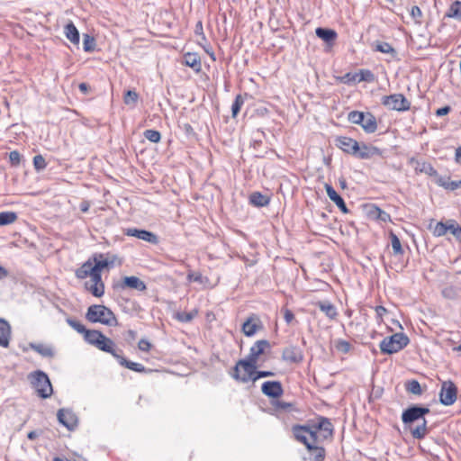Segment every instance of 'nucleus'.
<instances>
[{"mask_svg": "<svg viewBox=\"0 0 461 461\" xmlns=\"http://www.w3.org/2000/svg\"><path fill=\"white\" fill-rule=\"evenodd\" d=\"M294 438L300 443L323 442L332 437L333 425L330 420L322 416L312 420L307 425H294L292 429Z\"/></svg>", "mask_w": 461, "mask_h": 461, "instance_id": "nucleus-1", "label": "nucleus"}, {"mask_svg": "<svg viewBox=\"0 0 461 461\" xmlns=\"http://www.w3.org/2000/svg\"><path fill=\"white\" fill-rule=\"evenodd\" d=\"M429 411L428 407L419 405H412L402 411V420L405 425L410 426L413 438L422 439L429 434V430L424 416Z\"/></svg>", "mask_w": 461, "mask_h": 461, "instance_id": "nucleus-2", "label": "nucleus"}, {"mask_svg": "<svg viewBox=\"0 0 461 461\" xmlns=\"http://www.w3.org/2000/svg\"><path fill=\"white\" fill-rule=\"evenodd\" d=\"M86 318L93 323H102L106 326H117L118 321L115 314L108 307L102 304H93L88 307Z\"/></svg>", "mask_w": 461, "mask_h": 461, "instance_id": "nucleus-3", "label": "nucleus"}, {"mask_svg": "<svg viewBox=\"0 0 461 461\" xmlns=\"http://www.w3.org/2000/svg\"><path fill=\"white\" fill-rule=\"evenodd\" d=\"M409 338L402 333H394L390 337L384 338L380 343V349L384 354L397 353L405 348L409 343Z\"/></svg>", "mask_w": 461, "mask_h": 461, "instance_id": "nucleus-4", "label": "nucleus"}, {"mask_svg": "<svg viewBox=\"0 0 461 461\" xmlns=\"http://www.w3.org/2000/svg\"><path fill=\"white\" fill-rule=\"evenodd\" d=\"M30 377L32 378L33 387L41 398L46 399L52 394V385L48 375L43 371H35L30 375Z\"/></svg>", "mask_w": 461, "mask_h": 461, "instance_id": "nucleus-5", "label": "nucleus"}, {"mask_svg": "<svg viewBox=\"0 0 461 461\" xmlns=\"http://www.w3.org/2000/svg\"><path fill=\"white\" fill-rule=\"evenodd\" d=\"M257 367L258 365L250 360L240 359L234 366L232 376L237 381L247 383L254 377Z\"/></svg>", "mask_w": 461, "mask_h": 461, "instance_id": "nucleus-6", "label": "nucleus"}, {"mask_svg": "<svg viewBox=\"0 0 461 461\" xmlns=\"http://www.w3.org/2000/svg\"><path fill=\"white\" fill-rule=\"evenodd\" d=\"M382 104L390 110L399 112L410 109L411 103L402 94H393L382 97Z\"/></svg>", "mask_w": 461, "mask_h": 461, "instance_id": "nucleus-7", "label": "nucleus"}, {"mask_svg": "<svg viewBox=\"0 0 461 461\" xmlns=\"http://www.w3.org/2000/svg\"><path fill=\"white\" fill-rule=\"evenodd\" d=\"M456 395L457 387L452 381H445L442 383L439 393V402L443 405H452L456 400Z\"/></svg>", "mask_w": 461, "mask_h": 461, "instance_id": "nucleus-8", "label": "nucleus"}, {"mask_svg": "<svg viewBox=\"0 0 461 461\" xmlns=\"http://www.w3.org/2000/svg\"><path fill=\"white\" fill-rule=\"evenodd\" d=\"M322 442H310L306 440V443H303L308 451L309 456H305L304 461H323L326 456V451L322 446Z\"/></svg>", "mask_w": 461, "mask_h": 461, "instance_id": "nucleus-9", "label": "nucleus"}, {"mask_svg": "<svg viewBox=\"0 0 461 461\" xmlns=\"http://www.w3.org/2000/svg\"><path fill=\"white\" fill-rule=\"evenodd\" d=\"M263 329L260 318L255 314H250L242 324L241 330L247 337L254 336L258 330Z\"/></svg>", "mask_w": 461, "mask_h": 461, "instance_id": "nucleus-10", "label": "nucleus"}, {"mask_svg": "<svg viewBox=\"0 0 461 461\" xmlns=\"http://www.w3.org/2000/svg\"><path fill=\"white\" fill-rule=\"evenodd\" d=\"M57 418L59 422L68 430H73L77 427L78 419L75 412L69 409H59L57 413Z\"/></svg>", "mask_w": 461, "mask_h": 461, "instance_id": "nucleus-11", "label": "nucleus"}, {"mask_svg": "<svg viewBox=\"0 0 461 461\" xmlns=\"http://www.w3.org/2000/svg\"><path fill=\"white\" fill-rule=\"evenodd\" d=\"M94 266L96 271L102 272L104 269H109L114 266V263L117 259V257L113 255L110 256L109 254H95L92 257Z\"/></svg>", "mask_w": 461, "mask_h": 461, "instance_id": "nucleus-12", "label": "nucleus"}, {"mask_svg": "<svg viewBox=\"0 0 461 461\" xmlns=\"http://www.w3.org/2000/svg\"><path fill=\"white\" fill-rule=\"evenodd\" d=\"M270 343L267 339L258 340L249 349V354L246 357L258 365V358L265 353L266 349L270 348Z\"/></svg>", "mask_w": 461, "mask_h": 461, "instance_id": "nucleus-13", "label": "nucleus"}, {"mask_svg": "<svg viewBox=\"0 0 461 461\" xmlns=\"http://www.w3.org/2000/svg\"><path fill=\"white\" fill-rule=\"evenodd\" d=\"M282 359L289 363H300L303 360V353L299 347L290 345L283 349Z\"/></svg>", "mask_w": 461, "mask_h": 461, "instance_id": "nucleus-14", "label": "nucleus"}, {"mask_svg": "<svg viewBox=\"0 0 461 461\" xmlns=\"http://www.w3.org/2000/svg\"><path fill=\"white\" fill-rule=\"evenodd\" d=\"M262 393L267 397L279 398L284 393L282 384L279 381H267L261 386Z\"/></svg>", "mask_w": 461, "mask_h": 461, "instance_id": "nucleus-15", "label": "nucleus"}, {"mask_svg": "<svg viewBox=\"0 0 461 461\" xmlns=\"http://www.w3.org/2000/svg\"><path fill=\"white\" fill-rule=\"evenodd\" d=\"M336 146L344 152L354 155L357 152L358 142L349 137L340 136L336 139Z\"/></svg>", "mask_w": 461, "mask_h": 461, "instance_id": "nucleus-16", "label": "nucleus"}, {"mask_svg": "<svg viewBox=\"0 0 461 461\" xmlns=\"http://www.w3.org/2000/svg\"><path fill=\"white\" fill-rule=\"evenodd\" d=\"M95 348H97L99 350L111 354L116 359L117 357L122 353V350L116 348L115 343L104 335H103V338L100 339Z\"/></svg>", "mask_w": 461, "mask_h": 461, "instance_id": "nucleus-17", "label": "nucleus"}, {"mask_svg": "<svg viewBox=\"0 0 461 461\" xmlns=\"http://www.w3.org/2000/svg\"><path fill=\"white\" fill-rule=\"evenodd\" d=\"M409 164L411 165L416 173H424L429 176L437 175V170L433 166L424 160H419L414 158H410Z\"/></svg>", "mask_w": 461, "mask_h": 461, "instance_id": "nucleus-18", "label": "nucleus"}, {"mask_svg": "<svg viewBox=\"0 0 461 461\" xmlns=\"http://www.w3.org/2000/svg\"><path fill=\"white\" fill-rule=\"evenodd\" d=\"M119 287L121 289L131 288L140 292H143L147 289L145 283L134 276H125L119 284Z\"/></svg>", "mask_w": 461, "mask_h": 461, "instance_id": "nucleus-19", "label": "nucleus"}, {"mask_svg": "<svg viewBox=\"0 0 461 461\" xmlns=\"http://www.w3.org/2000/svg\"><path fill=\"white\" fill-rule=\"evenodd\" d=\"M125 234L128 236L136 237L152 244H156L158 242L157 235L145 230L127 229L125 230Z\"/></svg>", "mask_w": 461, "mask_h": 461, "instance_id": "nucleus-20", "label": "nucleus"}, {"mask_svg": "<svg viewBox=\"0 0 461 461\" xmlns=\"http://www.w3.org/2000/svg\"><path fill=\"white\" fill-rule=\"evenodd\" d=\"M325 190L329 198L335 203L342 212L347 213L348 212V207L343 198L338 194L335 189L330 185L325 184Z\"/></svg>", "mask_w": 461, "mask_h": 461, "instance_id": "nucleus-21", "label": "nucleus"}, {"mask_svg": "<svg viewBox=\"0 0 461 461\" xmlns=\"http://www.w3.org/2000/svg\"><path fill=\"white\" fill-rule=\"evenodd\" d=\"M183 64L191 68L196 73L202 70L201 59L196 53H185L183 57Z\"/></svg>", "mask_w": 461, "mask_h": 461, "instance_id": "nucleus-22", "label": "nucleus"}, {"mask_svg": "<svg viewBox=\"0 0 461 461\" xmlns=\"http://www.w3.org/2000/svg\"><path fill=\"white\" fill-rule=\"evenodd\" d=\"M11 339V326L4 319L0 318V346L8 348Z\"/></svg>", "mask_w": 461, "mask_h": 461, "instance_id": "nucleus-23", "label": "nucleus"}, {"mask_svg": "<svg viewBox=\"0 0 461 461\" xmlns=\"http://www.w3.org/2000/svg\"><path fill=\"white\" fill-rule=\"evenodd\" d=\"M315 33L317 37L324 41L328 44H332L337 39V32L332 29L319 27L316 29Z\"/></svg>", "mask_w": 461, "mask_h": 461, "instance_id": "nucleus-24", "label": "nucleus"}, {"mask_svg": "<svg viewBox=\"0 0 461 461\" xmlns=\"http://www.w3.org/2000/svg\"><path fill=\"white\" fill-rule=\"evenodd\" d=\"M378 152L379 149L376 147H370L363 143L362 145L358 144L357 152H356L354 156L361 159H366L378 154Z\"/></svg>", "mask_w": 461, "mask_h": 461, "instance_id": "nucleus-25", "label": "nucleus"}, {"mask_svg": "<svg viewBox=\"0 0 461 461\" xmlns=\"http://www.w3.org/2000/svg\"><path fill=\"white\" fill-rule=\"evenodd\" d=\"M117 361L119 362V364L121 366H122L130 370H132V371H135L138 373L146 372V367L142 364L132 362V361L126 359L122 356V353H121L120 356L117 357Z\"/></svg>", "mask_w": 461, "mask_h": 461, "instance_id": "nucleus-26", "label": "nucleus"}, {"mask_svg": "<svg viewBox=\"0 0 461 461\" xmlns=\"http://www.w3.org/2000/svg\"><path fill=\"white\" fill-rule=\"evenodd\" d=\"M361 127L366 133H373L377 129L375 117L371 113H365Z\"/></svg>", "mask_w": 461, "mask_h": 461, "instance_id": "nucleus-27", "label": "nucleus"}, {"mask_svg": "<svg viewBox=\"0 0 461 461\" xmlns=\"http://www.w3.org/2000/svg\"><path fill=\"white\" fill-rule=\"evenodd\" d=\"M64 33L67 39L73 44L78 45L80 40L79 32L72 22L65 25Z\"/></svg>", "mask_w": 461, "mask_h": 461, "instance_id": "nucleus-28", "label": "nucleus"}, {"mask_svg": "<svg viewBox=\"0 0 461 461\" xmlns=\"http://www.w3.org/2000/svg\"><path fill=\"white\" fill-rule=\"evenodd\" d=\"M445 17L455 19L461 22V1H454L448 7Z\"/></svg>", "mask_w": 461, "mask_h": 461, "instance_id": "nucleus-29", "label": "nucleus"}, {"mask_svg": "<svg viewBox=\"0 0 461 461\" xmlns=\"http://www.w3.org/2000/svg\"><path fill=\"white\" fill-rule=\"evenodd\" d=\"M249 202L254 206L264 207L269 203L270 198L259 192H254L249 195Z\"/></svg>", "mask_w": 461, "mask_h": 461, "instance_id": "nucleus-30", "label": "nucleus"}, {"mask_svg": "<svg viewBox=\"0 0 461 461\" xmlns=\"http://www.w3.org/2000/svg\"><path fill=\"white\" fill-rule=\"evenodd\" d=\"M316 306L320 308V310L325 313L327 317H329L331 320H334L336 316L338 315L337 310L335 306L328 302H317Z\"/></svg>", "mask_w": 461, "mask_h": 461, "instance_id": "nucleus-31", "label": "nucleus"}, {"mask_svg": "<svg viewBox=\"0 0 461 461\" xmlns=\"http://www.w3.org/2000/svg\"><path fill=\"white\" fill-rule=\"evenodd\" d=\"M374 50L382 53L390 54L393 59H395L397 56V51L391 44L385 41H376Z\"/></svg>", "mask_w": 461, "mask_h": 461, "instance_id": "nucleus-32", "label": "nucleus"}, {"mask_svg": "<svg viewBox=\"0 0 461 461\" xmlns=\"http://www.w3.org/2000/svg\"><path fill=\"white\" fill-rule=\"evenodd\" d=\"M30 348L42 357H52L54 356L53 349L49 346H45L43 344L30 343Z\"/></svg>", "mask_w": 461, "mask_h": 461, "instance_id": "nucleus-33", "label": "nucleus"}, {"mask_svg": "<svg viewBox=\"0 0 461 461\" xmlns=\"http://www.w3.org/2000/svg\"><path fill=\"white\" fill-rule=\"evenodd\" d=\"M103 333L96 330H87L84 334V338L86 342L93 346H96L100 339L103 338Z\"/></svg>", "mask_w": 461, "mask_h": 461, "instance_id": "nucleus-34", "label": "nucleus"}, {"mask_svg": "<svg viewBox=\"0 0 461 461\" xmlns=\"http://www.w3.org/2000/svg\"><path fill=\"white\" fill-rule=\"evenodd\" d=\"M85 286L94 296L101 297L104 294V285L86 282Z\"/></svg>", "mask_w": 461, "mask_h": 461, "instance_id": "nucleus-35", "label": "nucleus"}, {"mask_svg": "<svg viewBox=\"0 0 461 461\" xmlns=\"http://www.w3.org/2000/svg\"><path fill=\"white\" fill-rule=\"evenodd\" d=\"M405 389L408 393L420 395L422 394V389L420 383L417 380H410L405 383Z\"/></svg>", "mask_w": 461, "mask_h": 461, "instance_id": "nucleus-36", "label": "nucleus"}, {"mask_svg": "<svg viewBox=\"0 0 461 461\" xmlns=\"http://www.w3.org/2000/svg\"><path fill=\"white\" fill-rule=\"evenodd\" d=\"M17 220V214L14 212H0V226L14 223Z\"/></svg>", "mask_w": 461, "mask_h": 461, "instance_id": "nucleus-37", "label": "nucleus"}, {"mask_svg": "<svg viewBox=\"0 0 461 461\" xmlns=\"http://www.w3.org/2000/svg\"><path fill=\"white\" fill-rule=\"evenodd\" d=\"M390 239H391V244H392V249H393V254L394 255H402L403 249H402L401 241H400L399 238L397 237V235L394 234L393 232H390Z\"/></svg>", "mask_w": 461, "mask_h": 461, "instance_id": "nucleus-38", "label": "nucleus"}, {"mask_svg": "<svg viewBox=\"0 0 461 461\" xmlns=\"http://www.w3.org/2000/svg\"><path fill=\"white\" fill-rule=\"evenodd\" d=\"M358 82H374L375 80V74L369 69H360L358 72Z\"/></svg>", "mask_w": 461, "mask_h": 461, "instance_id": "nucleus-39", "label": "nucleus"}, {"mask_svg": "<svg viewBox=\"0 0 461 461\" xmlns=\"http://www.w3.org/2000/svg\"><path fill=\"white\" fill-rule=\"evenodd\" d=\"M447 231H450L458 240H461V227L455 220L447 221Z\"/></svg>", "mask_w": 461, "mask_h": 461, "instance_id": "nucleus-40", "label": "nucleus"}, {"mask_svg": "<svg viewBox=\"0 0 461 461\" xmlns=\"http://www.w3.org/2000/svg\"><path fill=\"white\" fill-rule=\"evenodd\" d=\"M83 48L86 52L93 51L95 48V41L94 37L89 34L83 35Z\"/></svg>", "mask_w": 461, "mask_h": 461, "instance_id": "nucleus-41", "label": "nucleus"}, {"mask_svg": "<svg viewBox=\"0 0 461 461\" xmlns=\"http://www.w3.org/2000/svg\"><path fill=\"white\" fill-rule=\"evenodd\" d=\"M144 137L153 143H158L160 141L161 134L158 131L156 130H146L143 132Z\"/></svg>", "mask_w": 461, "mask_h": 461, "instance_id": "nucleus-42", "label": "nucleus"}, {"mask_svg": "<svg viewBox=\"0 0 461 461\" xmlns=\"http://www.w3.org/2000/svg\"><path fill=\"white\" fill-rule=\"evenodd\" d=\"M365 113L359 111H352L348 113V119L350 122L361 125L364 120Z\"/></svg>", "mask_w": 461, "mask_h": 461, "instance_id": "nucleus-43", "label": "nucleus"}, {"mask_svg": "<svg viewBox=\"0 0 461 461\" xmlns=\"http://www.w3.org/2000/svg\"><path fill=\"white\" fill-rule=\"evenodd\" d=\"M197 314V311H192V312H177L176 317L178 321L182 322H189L191 321L194 316Z\"/></svg>", "mask_w": 461, "mask_h": 461, "instance_id": "nucleus-44", "label": "nucleus"}, {"mask_svg": "<svg viewBox=\"0 0 461 461\" xmlns=\"http://www.w3.org/2000/svg\"><path fill=\"white\" fill-rule=\"evenodd\" d=\"M243 104V97L240 95H238L231 105V113L233 117H236L238 115Z\"/></svg>", "mask_w": 461, "mask_h": 461, "instance_id": "nucleus-45", "label": "nucleus"}, {"mask_svg": "<svg viewBox=\"0 0 461 461\" xmlns=\"http://www.w3.org/2000/svg\"><path fill=\"white\" fill-rule=\"evenodd\" d=\"M341 82L344 83V84H348V85H351V84H356V83H359L358 82V74L357 72H355V73H346L342 77H341Z\"/></svg>", "mask_w": 461, "mask_h": 461, "instance_id": "nucleus-46", "label": "nucleus"}, {"mask_svg": "<svg viewBox=\"0 0 461 461\" xmlns=\"http://www.w3.org/2000/svg\"><path fill=\"white\" fill-rule=\"evenodd\" d=\"M447 232V222H442V221L438 222L433 230V234L438 237L444 236V235H446Z\"/></svg>", "mask_w": 461, "mask_h": 461, "instance_id": "nucleus-47", "label": "nucleus"}, {"mask_svg": "<svg viewBox=\"0 0 461 461\" xmlns=\"http://www.w3.org/2000/svg\"><path fill=\"white\" fill-rule=\"evenodd\" d=\"M67 322L70 327H72L75 330H77L78 333L85 334L87 329L78 321L73 320V319H68Z\"/></svg>", "mask_w": 461, "mask_h": 461, "instance_id": "nucleus-48", "label": "nucleus"}, {"mask_svg": "<svg viewBox=\"0 0 461 461\" xmlns=\"http://www.w3.org/2000/svg\"><path fill=\"white\" fill-rule=\"evenodd\" d=\"M138 94L134 90H128L124 95V103L126 104H135L138 101Z\"/></svg>", "mask_w": 461, "mask_h": 461, "instance_id": "nucleus-49", "label": "nucleus"}, {"mask_svg": "<svg viewBox=\"0 0 461 461\" xmlns=\"http://www.w3.org/2000/svg\"><path fill=\"white\" fill-rule=\"evenodd\" d=\"M335 347L338 351L346 354L349 352L351 344L347 340L339 339L336 342Z\"/></svg>", "mask_w": 461, "mask_h": 461, "instance_id": "nucleus-50", "label": "nucleus"}, {"mask_svg": "<svg viewBox=\"0 0 461 461\" xmlns=\"http://www.w3.org/2000/svg\"><path fill=\"white\" fill-rule=\"evenodd\" d=\"M441 294L445 298L450 299V300L456 299L458 295L456 289L454 288L453 286L445 287L442 290Z\"/></svg>", "mask_w": 461, "mask_h": 461, "instance_id": "nucleus-51", "label": "nucleus"}, {"mask_svg": "<svg viewBox=\"0 0 461 461\" xmlns=\"http://www.w3.org/2000/svg\"><path fill=\"white\" fill-rule=\"evenodd\" d=\"M33 166L37 171H40L47 167V163L41 155H37L33 158Z\"/></svg>", "mask_w": 461, "mask_h": 461, "instance_id": "nucleus-52", "label": "nucleus"}, {"mask_svg": "<svg viewBox=\"0 0 461 461\" xmlns=\"http://www.w3.org/2000/svg\"><path fill=\"white\" fill-rule=\"evenodd\" d=\"M411 15L415 20L416 23H420V19L422 17V12L420 8L417 5L411 7Z\"/></svg>", "mask_w": 461, "mask_h": 461, "instance_id": "nucleus-53", "label": "nucleus"}, {"mask_svg": "<svg viewBox=\"0 0 461 461\" xmlns=\"http://www.w3.org/2000/svg\"><path fill=\"white\" fill-rule=\"evenodd\" d=\"M9 160L13 166H18L21 162V154L17 150L11 151Z\"/></svg>", "mask_w": 461, "mask_h": 461, "instance_id": "nucleus-54", "label": "nucleus"}, {"mask_svg": "<svg viewBox=\"0 0 461 461\" xmlns=\"http://www.w3.org/2000/svg\"><path fill=\"white\" fill-rule=\"evenodd\" d=\"M93 259L92 258H89L86 262H85L81 267H83V269H85V271L86 273H88V276H90L92 275V273H94L95 270V266L93 264Z\"/></svg>", "mask_w": 461, "mask_h": 461, "instance_id": "nucleus-55", "label": "nucleus"}, {"mask_svg": "<svg viewBox=\"0 0 461 461\" xmlns=\"http://www.w3.org/2000/svg\"><path fill=\"white\" fill-rule=\"evenodd\" d=\"M434 177V181L435 183L439 185V186H442L444 188H446V185H447V183L449 181V177L448 176H439L438 173L436 176H433Z\"/></svg>", "mask_w": 461, "mask_h": 461, "instance_id": "nucleus-56", "label": "nucleus"}, {"mask_svg": "<svg viewBox=\"0 0 461 461\" xmlns=\"http://www.w3.org/2000/svg\"><path fill=\"white\" fill-rule=\"evenodd\" d=\"M275 375V373L274 372H271V371H257L255 372V375L254 377L252 378V381L253 382H256L258 379L259 378H262V377H270V376H274Z\"/></svg>", "mask_w": 461, "mask_h": 461, "instance_id": "nucleus-57", "label": "nucleus"}, {"mask_svg": "<svg viewBox=\"0 0 461 461\" xmlns=\"http://www.w3.org/2000/svg\"><path fill=\"white\" fill-rule=\"evenodd\" d=\"M282 312L284 313V319L287 324H290L294 320V314L291 310L284 308L282 309Z\"/></svg>", "mask_w": 461, "mask_h": 461, "instance_id": "nucleus-58", "label": "nucleus"}, {"mask_svg": "<svg viewBox=\"0 0 461 461\" xmlns=\"http://www.w3.org/2000/svg\"><path fill=\"white\" fill-rule=\"evenodd\" d=\"M275 406L277 410L290 411L293 405L290 402H285L278 400L275 402Z\"/></svg>", "mask_w": 461, "mask_h": 461, "instance_id": "nucleus-59", "label": "nucleus"}, {"mask_svg": "<svg viewBox=\"0 0 461 461\" xmlns=\"http://www.w3.org/2000/svg\"><path fill=\"white\" fill-rule=\"evenodd\" d=\"M138 348L141 351L148 352L151 348V344L147 339H141L138 343Z\"/></svg>", "mask_w": 461, "mask_h": 461, "instance_id": "nucleus-60", "label": "nucleus"}, {"mask_svg": "<svg viewBox=\"0 0 461 461\" xmlns=\"http://www.w3.org/2000/svg\"><path fill=\"white\" fill-rule=\"evenodd\" d=\"M377 321L380 322L383 320V316L387 312V310L384 306H376L375 308Z\"/></svg>", "mask_w": 461, "mask_h": 461, "instance_id": "nucleus-61", "label": "nucleus"}, {"mask_svg": "<svg viewBox=\"0 0 461 461\" xmlns=\"http://www.w3.org/2000/svg\"><path fill=\"white\" fill-rule=\"evenodd\" d=\"M89 277L90 283L104 284L102 281L101 272L95 271Z\"/></svg>", "mask_w": 461, "mask_h": 461, "instance_id": "nucleus-62", "label": "nucleus"}, {"mask_svg": "<svg viewBox=\"0 0 461 461\" xmlns=\"http://www.w3.org/2000/svg\"><path fill=\"white\" fill-rule=\"evenodd\" d=\"M195 33L201 37L202 40H204L206 41V38H205V35L203 33V23L201 21H199L197 23H196V26H195Z\"/></svg>", "mask_w": 461, "mask_h": 461, "instance_id": "nucleus-63", "label": "nucleus"}, {"mask_svg": "<svg viewBox=\"0 0 461 461\" xmlns=\"http://www.w3.org/2000/svg\"><path fill=\"white\" fill-rule=\"evenodd\" d=\"M450 111H451V107L448 105H446L444 107L438 108L436 111V115L437 116H444V115H447Z\"/></svg>", "mask_w": 461, "mask_h": 461, "instance_id": "nucleus-64", "label": "nucleus"}]
</instances>
